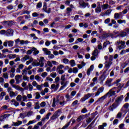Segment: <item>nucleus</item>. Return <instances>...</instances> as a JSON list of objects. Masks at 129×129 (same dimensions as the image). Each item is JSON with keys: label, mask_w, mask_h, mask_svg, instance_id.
Segmentation results:
<instances>
[{"label": "nucleus", "mask_w": 129, "mask_h": 129, "mask_svg": "<svg viewBox=\"0 0 129 129\" xmlns=\"http://www.w3.org/2000/svg\"><path fill=\"white\" fill-rule=\"evenodd\" d=\"M102 11H104L105 10H107L108 8H109V5L108 4H104L102 5L101 6Z\"/></svg>", "instance_id": "72a5a7b5"}, {"label": "nucleus", "mask_w": 129, "mask_h": 129, "mask_svg": "<svg viewBox=\"0 0 129 129\" xmlns=\"http://www.w3.org/2000/svg\"><path fill=\"white\" fill-rule=\"evenodd\" d=\"M50 76L52 77V78H56L57 76V73H52L50 74Z\"/></svg>", "instance_id": "e2e57ef3"}, {"label": "nucleus", "mask_w": 129, "mask_h": 129, "mask_svg": "<svg viewBox=\"0 0 129 129\" xmlns=\"http://www.w3.org/2000/svg\"><path fill=\"white\" fill-rule=\"evenodd\" d=\"M7 57H8V58L9 59H15V58H16V57H17V55L16 54H9L7 55Z\"/></svg>", "instance_id": "a19ab883"}, {"label": "nucleus", "mask_w": 129, "mask_h": 129, "mask_svg": "<svg viewBox=\"0 0 129 129\" xmlns=\"http://www.w3.org/2000/svg\"><path fill=\"white\" fill-rule=\"evenodd\" d=\"M93 69H94V66H93L92 64L90 66L89 69L87 71V74L88 76H89V75H90V73H91V71H93Z\"/></svg>", "instance_id": "a878e982"}, {"label": "nucleus", "mask_w": 129, "mask_h": 129, "mask_svg": "<svg viewBox=\"0 0 129 129\" xmlns=\"http://www.w3.org/2000/svg\"><path fill=\"white\" fill-rule=\"evenodd\" d=\"M28 87L29 91H32V90L34 89V87H33V85L30 83H28Z\"/></svg>", "instance_id": "864d4df0"}, {"label": "nucleus", "mask_w": 129, "mask_h": 129, "mask_svg": "<svg viewBox=\"0 0 129 129\" xmlns=\"http://www.w3.org/2000/svg\"><path fill=\"white\" fill-rule=\"evenodd\" d=\"M123 16L122 15V12L116 13L114 14V19L115 20H118V19H122Z\"/></svg>", "instance_id": "4468645a"}, {"label": "nucleus", "mask_w": 129, "mask_h": 129, "mask_svg": "<svg viewBox=\"0 0 129 129\" xmlns=\"http://www.w3.org/2000/svg\"><path fill=\"white\" fill-rule=\"evenodd\" d=\"M116 86H117V87H116V89H117L116 92L118 93L121 90L122 87L124 86V84H118L116 85Z\"/></svg>", "instance_id": "aec40b11"}, {"label": "nucleus", "mask_w": 129, "mask_h": 129, "mask_svg": "<svg viewBox=\"0 0 129 129\" xmlns=\"http://www.w3.org/2000/svg\"><path fill=\"white\" fill-rule=\"evenodd\" d=\"M99 80L100 81V84L102 85L103 84V81L105 80V77L103 75H102L100 77H99Z\"/></svg>", "instance_id": "bb28decb"}, {"label": "nucleus", "mask_w": 129, "mask_h": 129, "mask_svg": "<svg viewBox=\"0 0 129 129\" xmlns=\"http://www.w3.org/2000/svg\"><path fill=\"white\" fill-rule=\"evenodd\" d=\"M73 73H74V74L78 73V69H77V68H73Z\"/></svg>", "instance_id": "bf43d9fd"}, {"label": "nucleus", "mask_w": 129, "mask_h": 129, "mask_svg": "<svg viewBox=\"0 0 129 129\" xmlns=\"http://www.w3.org/2000/svg\"><path fill=\"white\" fill-rule=\"evenodd\" d=\"M61 105V106H64L65 105V99L64 96H61L59 99L53 98L52 102V107H56V104H59Z\"/></svg>", "instance_id": "f257e3e1"}, {"label": "nucleus", "mask_w": 129, "mask_h": 129, "mask_svg": "<svg viewBox=\"0 0 129 129\" xmlns=\"http://www.w3.org/2000/svg\"><path fill=\"white\" fill-rule=\"evenodd\" d=\"M62 63H64V64H68L69 63V59L65 58L62 59Z\"/></svg>", "instance_id": "09e8293b"}, {"label": "nucleus", "mask_w": 129, "mask_h": 129, "mask_svg": "<svg viewBox=\"0 0 129 129\" xmlns=\"http://www.w3.org/2000/svg\"><path fill=\"white\" fill-rule=\"evenodd\" d=\"M93 95H94V93H88L84 95V97L82 98L80 100L81 102H84L85 100H87L90 97H91Z\"/></svg>", "instance_id": "20e7f679"}, {"label": "nucleus", "mask_w": 129, "mask_h": 129, "mask_svg": "<svg viewBox=\"0 0 129 129\" xmlns=\"http://www.w3.org/2000/svg\"><path fill=\"white\" fill-rule=\"evenodd\" d=\"M42 50L45 55H50V54H51V51L48 50L47 48H42Z\"/></svg>", "instance_id": "c756f323"}, {"label": "nucleus", "mask_w": 129, "mask_h": 129, "mask_svg": "<svg viewBox=\"0 0 129 129\" xmlns=\"http://www.w3.org/2000/svg\"><path fill=\"white\" fill-rule=\"evenodd\" d=\"M127 62L126 61H125V63H122L121 64V69H124V68H125L126 67V66H127Z\"/></svg>", "instance_id": "de8ad7c7"}, {"label": "nucleus", "mask_w": 129, "mask_h": 129, "mask_svg": "<svg viewBox=\"0 0 129 129\" xmlns=\"http://www.w3.org/2000/svg\"><path fill=\"white\" fill-rule=\"evenodd\" d=\"M12 87L13 88H15L16 90H20V91H21L22 92L24 91V89H23V88L20 87L19 86L14 85H12Z\"/></svg>", "instance_id": "b1692460"}, {"label": "nucleus", "mask_w": 129, "mask_h": 129, "mask_svg": "<svg viewBox=\"0 0 129 129\" xmlns=\"http://www.w3.org/2000/svg\"><path fill=\"white\" fill-rule=\"evenodd\" d=\"M4 47H13L14 46V41L13 40H6L3 43Z\"/></svg>", "instance_id": "0eeeda50"}, {"label": "nucleus", "mask_w": 129, "mask_h": 129, "mask_svg": "<svg viewBox=\"0 0 129 129\" xmlns=\"http://www.w3.org/2000/svg\"><path fill=\"white\" fill-rule=\"evenodd\" d=\"M31 58L32 56H30L28 55H26L24 57L21 58V61L23 62V63H24L25 61H27V60H30V59Z\"/></svg>", "instance_id": "5701e85b"}, {"label": "nucleus", "mask_w": 129, "mask_h": 129, "mask_svg": "<svg viewBox=\"0 0 129 129\" xmlns=\"http://www.w3.org/2000/svg\"><path fill=\"white\" fill-rule=\"evenodd\" d=\"M15 72H16V69L15 68H11V70L9 71V73H15Z\"/></svg>", "instance_id": "69168bd1"}, {"label": "nucleus", "mask_w": 129, "mask_h": 129, "mask_svg": "<svg viewBox=\"0 0 129 129\" xmlns=\"http://www.w3.org/2000/svg\"><path fill=\"white\" fill-rule=\"evenodd\" d=\"M22 76H22V75H17L15 76V79L17 84H19V83H20V79L22 78Z\"/></svg>", "instance_id": "393cba45"}, {"label": "nucleus", "mask_w": 129, "mask_h": 129, "mask_svg": "<svg viewBox=\"0 0 129 129\" xmlns=\"http://www.w3.org/2000/svg\"><path fill=\"white\" fill-rule=\"evenodd\" d=\"M106 64H105V68L108 70V69L110 68V66L112 64V62H110L109 61H106Z\"/></svg>", "instance_id": "7c9ffc66"}, {"label": "nucleus", "mask_w": 129, "mask_h": 129, "mask_svg": "<svg viewBox=\"0 0 129 129\" xmlns=\"http://www.w3.org/2000/svg\"><path fill=\"white\" fill-rule=\"evenodd\" d=\"M47 64L48 66H49V67H50V68L53 67V64L52 63L51 61H47Z\"/></svg>", "instance_id": "0e129e2a"}, {"label": "nucleus", "mask_w": 129, "mask_h": 129, "mask_svg": "<svg viewBox=\"0 0 129 129\" xmlns=\"http://www.w3.org/2000/svg\"><path fill=\"white\" fill-rule=\"evenodd\" d=\"M106 98H107V96L106 95V94H105L104 96L99 98L96 101V102H100V103H101L103 102V101H104L105 99H106Z\"/></svg>", "instance_id": "6ab92c4d"}, {"label": "nucleus", "mask_w": 129, "mask_h": 129, "mask_svg": "<svg viewBox=\"0 0 129 129\" xmlns=\"http://www.w3.org/2000/svg\"><path fill=\"white\" fill-rule=\"evenodd\" d=\"M61 87H60L59 90H63L64 88L67 87V85L69 84V81H63L60 82Z\"/></svg>", "instance_id": "1a4fd4ad"}, {"label": "nucleus", "mask_w": 129, "mask_h": 129, "mask_svg": "<svg viewBox=\"0 0 129 129\" xmlns=\"http://www.w3.org/2000/svg\"><path fill=\"white\" fill-rule=\"evenodd\" d=\"M95 13L96 14H99V13H101V7H100V5H98L96 8L95 10Z\"/></svg>", "instance_id": "c85d7f7f"}, {"label": "nucleus", "mask_w": 129, "mask_h": 129, "mask_svg": "<svg viewBox=\"0 0 129 129\" xmlns=\"http://www.w3.org/2000/svg\"><path fill=\"white\" fill-rule=\"evenodd\" d=\"M118 106V104H116V103H113L112 105L110 106L108 108V110L109 111H113V110H114V109H115V108H116V107H117Z\"/></svg>", "instance_id": "dca6fc26"}, {"label": "nucleus", "mask_w": 129, "mask_h": 129, "mask_svg": "<svg viewBox=\"0 0 129 129\" xmlns=\"http://www.w3.org/2000/svg\"><path fill=\"white\" fill-rule=\"evenodd\" d=\"M83 119H84V116L80 115L77 118V121H78V122H80V121L83 120Z\"/></svg>", "instance_id": "79ce46f5"}, {"label": "nucleus", "mask_w": 129, "mask_h": 129, "mask_svg": "<svg viewBox=\"0 0 129 129\" xmlns=\"http://www.w3.org/2000/svg\"><path fill=\"white\" fill-rule=\"evenodd\" d=\"M104 91V87H101L97 90V92L95 93V97L96 96H99L100 95V93H102Z\"/></svg>", "instance_id": "9b49d317"}, {"label": "nucleus", "mask_w": 129, "mask_h": 129, "mask_svg": "<svg viewBox=\"0 0 129 129\" xmlns=\"http://www.w3.org/2000/svg\"><path fill=\"white\" fill-rule=\"evenodd\" d=\"M32 62H33L32 63V65L34 67L40 66V63H39V62H38V61H37V60H34Z\"/></svg>", "instance_id": "473e14b6"}, {"label": "nucleus", "mask_w": 129, "mask_h": 129, "mask_svg": "<svg viewBox=\"0 0 129 129\" xmlns=\"http://www.w3.org/2000/svg\"><path fill=\"white\" fill-rule=\"evenodd\" d=\"M33 61H34V58L32 57L31 58L29 59V60H28L27 61H26V64L27 65H29V64H31V63H32V62H33Z\"/></svg>", "instance_id": "5fc2aeb1"}, {"label": "nucleus", "mask_w": 129, "mask_h": 129, "mask_svg": "<svg viewBox=\"0 0 129 129\" xmlns=\"http://www.w3.org/2000/svg\"><path fill=\"white\" fill-rule=\"evenodd\" d=\"M45 62H46V60H45L44 57H40L39 61V66L40 67H44V65H45Z\"/></svg>", "instance_id": "a211bd4d"}, {"label": "nucleus", "mask_w": 129, "mask_h": 129, "mask_svg": "<svg viewBox=\"0 0 129 129\" xmlns=\"http://www.w3.org/2000/svg\"><path fill=\"white\" fill-rule=\"evenodd\" d=\"M112 80H113V79H107L105 83V85H106L108 87H110L112 86V85H113V84L111 83V82H112Z\"/></svg>", "instance_id": "2eb2a0df"}, {"label": "nucleus", "mask_w": 129, "mask_h": 129, "mask_svg": "<svg viewBox=\"0 0 129 129\" xmlns=\"http://www.w3.org/2000/svg\"><path fill=\"white\" fill-rule=\"evenodd\" d=\"M64 68V66L62 64H60L59 66L57 67L56 69V72L58 73V74H60V75H62L64 73V70L62 69Z\"/></svg>", "instance_id": "9d476101"}, {"label": "nucleus", "mask_w": 129, "mask_h": 129, "mask_svg": "<svg viewBox=\"0 0 129 129\" xmlns=\"http://www.w3.org/2000/svg\"><path fill=\"white\" fill-rule=\"evenodd\" d=\"M35 109H40V103L37 102L35 103V106L34 107Z\"/></svg>", "instance_id": "c03bdc74"}, {"label": "nucleus", "mask_w": 129, "mask_h": 129, "mask_svg": "<svg viewBox=\"0 0 129 129\" xmlns=\"http://www.w3.org/2000/svg\"><path fill=\"white\" fill-rule=\"evenodd\" d=\"M37 121H36V119H34L33 120L29 121L28 123L26 124L27 126H29V125H30V124H33V123H36Z\"/></svg>", "instance_id": "c9c22d12"}, {"label": "nucleus", "mask_w": 129, "mask_h": 129, "mask_svg": "<svg viewBox=\"0 0 129 129\" xmlns=\"http://www.w3.org/2000/svg\"><path fill=\"white\" fill-rule=\"evenodd\" d=\"M126 32L125 31H122L118 35L119 37H121V38H124L126 36Z\"/></svg>", "instance_id": "f704fd0d"}, {"label": "nucleus", "mask_w": 129, "mask_h": 129, "mask_svg": "<svg viewBox=\"0 0 129 129\" xmlns=\"http://www.w3.org/2000/svg\"><path fill=\"white\" fill-rule=\"evenodd\" d=\"M70 64L72 67H74L76 65L75 63V60L74 59H72L70 61Z\"/></svg>", "instance_id": "ea45409f"}, {"label": "nucleus", "mask_w": 129, "mask_h": 129, "mask_svg": "<svg viewBox=\"0 0 129 129\" xmlns=\"http://www.w3.org/2000/svg\"><path fill=\"white\" fill-rule=\"evenodd\" d=\"M117 22L118 24H125V23H126V21L125 20H122L121 19L118 20Z\"/></svg>", "instance_id": "603ef678"}, {"label": "nucleus", "mask_w": 129, "mask_h": 129, "mask_svg": "<svg viewBox=\"0 0 129 129\" xmlns=\"http://www.w3.org/2000/svg\"><path fill=\"white\" fill-rule=\"evenodd\" d=\"M23 80H25L26 81H29L30 78H29V77H27L26 75H24L23 76Z\"/></svg>", "instance_id": "338daca9"}, {"label": "nucleus", "mask_w": 129, "mask_h": 129, "mask_svg": "<svg viewBox=\"0 0 129 129\" xmlns=\"http://www.w3.org/2000/svg\"><path fill=\"white\" fill-rule=\"evenodd\" d=\"M42 8V3L39 2L36 5V9H41Z\"/></svg>", "instance_id": "4d7b16f0"}, {"label": "nucleus", "mask_w": 129, "mask_h": 129, "mask_svg": "<svg viewBox=\"0 0 129 129\" xmlns=\"http://www.w3.org/2000/svg\"><path fill=\"white\" fill-rule=\"evenodd\" d=\"M114 89H116V87H114L109 90V91L106 94L107 97L108 96V97H111V96L115 95V91H113L114 90Z\"/></svg>", "instance_id": "423d86ee"}, {"label": "nucleus", "mask_w": 129, "mask_h": 129, "mask_svg": "<svg viewBox=\"0 0 129 129\" xmlns=\"http://www.w3.org/2000/svg\"><path fill=\"white\" fill-rule=\"evenodd\" d=\"M79 8L85 9L89 4L88 3H85L83 0H79Z\"/></svg>", "instance_id": "6e6552de"}, {"label": "nucleus", "mask_w": 129, "mask_h": 129, "mask_svg": "<svg viewBox=\"0 0 129 129\" xmlns=\"http://www.w3.org/2000/svg\"><path fill=\"white\" fill-rule=\"evenodd\" d=\"M2 52L3 53H9V54H11L12 53V51H9L8 49H4L2 50Z\"/></svg>", "instance_id": "6e6d98bb"}, {"label": "nucleus", "mask_w": 129, "mask_h": 129, "mask_svg": "<svg viewBox=\"0 0 129 129\" xmlns=\"http://www.w3.org/2000/svg\"><path fill=\"white\" fill-rule=\"evenodd\" d=\"M92 55L93 56H95L96 57H97V56L98 55V50L95 49L92 53Z\"/></svg>", "instance_id": "e433bc0d"}, {"label": "nucleus", "mask_w": 129, "mask_h": 129, "mask_svg": "<svg viewBox=\"0 0 129 129\" xmlns=\"http://www.w3.org/2000/svg\"><path fill=\"white\" fill-rule=\"evenodd\" d=\"M66 98L67 99V101H71V99L73 98L72 96L71 97L70 95H69V94H67L66 95Z\"/></svg>", "instance_id": "4c0bfd02"}, {"label": "nucleus", "mask_w": 129, "mask_h": 129, "mask_svg": "<svg viewBox=\"0 0 129 129\" xmlns=\"http://www.w3.org/2000/svg\"><path fill=\"white\" fill-rule=\"evenodd\" d=\"M17 101H22V95H18L16 98Z\"/></svg>", "instance_id": "680f3d73"}, {"label": "nucleus", "mask_w": 129, "mask_h": 129, "mask_svg": "<svg viewBox=\"0 0 129 129\" xmlns=\"http://www.w3.org/2000/svg\"><path fill=\"white\" fill-rule=\"evenodd\" d=\"M30 43H31V42H30V41H29L28 40H26V41L21 40V45H24V44H26L27 45L28 44H30Z\"/></svg>", "instance_id": "37998d69"}, {"label": "nucleus", "mask_w": 129, "mask_h": 129, "mask_svg": "<svg viewBox=\"0 0 129 129\" xmlns=\"http://www.w3.org/2000/svg\"><path fill=\"white\" fill-rule=\"evenodd\" d=\"M6 35L8 37L14 36V30L13 29H8L6 32Z\"/></svg>", "instance_id": "4be33fe9"}, {"label": "nucleus", "mask_w": 129, "mask_h": 129, "mask_svg": "<svg viewBox=\"0 0 129 129\" xmlns=\"http://www.w3.org/2000/svg\"><path fill=\"white\" fill-rule=\"evenodd\" d=\"M32 51L33 53V55H34L35 56H36V55H38V54L40 53V51H39V50H38V49L35 47H33L32 48Z\"/></svg>", "instance_id": "cd10ccee"}, {"label": "nucleus", "mask_w": 129, "mask_h": 129, "mask_svg": "<svg viewBox=\"0 0 129 129\" xmlns=\"http://www.w3.org/2000/svg\"><path fill=\"white\" fill-rule=\"evenodd\" d=\"M129 100V92L127 93L126 94V97L125 98V102L128 101Z\"/></svg>", "instance_id": "774afa93"}, {"label": "nucleus", "mask_w": 129, "mask_h": 129, "mask_svg": "<svg viewBox=\"0 0 129 129\" xmlns=\"http://www.w3.org/2000/svg\"><path fill=\"white\" fill-rule=\"evenodd\" d=\"M26 116H27V114L26 113H21L20 114V117H21L23 119H24V118H25V117H26Z\"/></svg>", "instance_id": "49530a36"}, {"label": "nucleus", "mask_w": 129, "mask_h": 129, "mask_svg": "<svg viewBox=\"0 0 129 129\" xmlns=\"http://www.w3.org/2000/svg\"><path fill=\"white\" fill-rule=\"evenodd\" d=\"M22 75L23 76L27 75L28 74V70L25 68L24 70H23L21 72Z\"/></svg>", "instance_id": "58836bf2"}, {"label": "nucleus", "mask_w": 129, "mask_h": 129, "mask_svg": "<svg viewBox=\"0 0 129 129\" xmlns=\"http://www.w3.org/2000/svg\"><path fill=\"white\" fill-rule=\"evenodd\" d=\"M110 14H111V10L109 9L107 10L105 13L104 15H105V16H109L110 15Z\"/></svg>", "instance_id": "8fccbe9b"}, {"label": "nucleus", "mask_w": 129, "mask_h": 129, "mask_svg": "<svg viewBox=\"0 0 129 129\" xmlns=\"http://www.w3.org/2000/svg\"><path fill=\"white\" fill-rule=\"evenodd\" d=\"M107 126V123H103L102 125H99L98 126V129H105L104 127H106Z\"/></svg>", "instance_id": "2f4dec72"}, {"label": "nucleus", "mask_w": 129, "mask_h": 129, "mask_svg": "<svg viewBox=\"0 0 129 129\" xmlns=\"http://www.w3.org/2000/svg\"><path fill=\"white\" fill-rule=\"evenodd\" d=\"M28 120L25 119L23 121L18 120L17 122H12V126H20L22 123H27Z\"/></svg>", "instance_id": "7ed1b4c3"}, {"label": "nucleus", "mask_w": 129, "mask_h": 129, "mask_svg": "<svg viewBox=\"0 0 129 129\" xmlns=\"http://www.w3.org/2000/svg\"><path fill=\"white\" fill-rule=\"evenodd\" d=\"M116 46L119 50H121L125 48V41L118 40L115 43Z\"/></svg>", "instance_id": "f03ea898"}, {"label": "nucleus", "mask_w": 129, "mask_h": 129, "mask_svg": "<svg viewBox=\"0 0 129 129\" xmlns=\"http://www.w3.org/2000/svg\"><path fill=\"white\" fill-rule=\"evenodd\" d=\"M14 21H7L3 22L4 26H6L7 27H12L13 25H14Z\"/></svg>", "instance_id": "f3484780"}, {"label": "nucleus", "mask_w": 129, "mask_h": 129, "mask_svg": "<svg viewBox=\"0 0 129 129\" xmlns=\"http://www.w3.org/2000/svg\"><path fill=\"white\" fill-rule=\"evenodd\" d=\"M35 99H39L41 97V95H40V93L39 92H36L35 93Z\"/></svg>", "instance_id": "052dcab7"}, {"label": "nucleus", "mask_w": 129, "mask_h": 129, "mask_svg": "<svg viewBox=\"0 0 129 129\" xmlns=\"http://www.w3.org/2000/svg\"><path fill=\"white\" fill-rule=\"evenodd\" d=\"M122 99H123V96H120V97H118L114 103H115L116 104H118V106L119 104V102H121V101H122Z\"/></svg>", "instance_id": "412c9836"}, {"label": "nucleus", "mask_w": 129, "mask_h": 129, "mask_svg": "<svg viewBox=\"0 0 129 129\" xmlns=\"http://www.w3.org/2000/svg\"><path fill=\"white\" fill-rule=\"evenodd\" d=\"M59 86H60V84H53L51 85L50 89L51 90H53V91H57V90L59 89Z\"/></svg>", "instance_id": "ddd939ff"}, {"label": "nucleus", "mask_w": 129, "mask_h": 129, "mask_svg": "<svg viewBox=\"0 0 129 129\" xmlns=\"http://www.w3.org/2000/svg\"><path fill=\"white\" fill-rule=\"evenodd\" d=\"M59 112H60V110H58L57 111H55L53 115L50 117V119L52 120H54L56 119V118H58L60 115H59Z\"/></svg>", "instance_id": "f8f14e48"}, {"label": "nucleus", "mask_w": 129, "mask_h": 129, "mask_svg": "<svg viewBox=\"0 0 129 129\" xmlns=\"http://www.w3.org/2000/svg\"><path fill=\"white\" fill-rule=\"evenodd\" d=\"M3 77L5 78V79H9V74H8L7 73H4L3 74Z\"/></svg>", "instance_id": "a18cd8bd"}, {"label": "nucleus", "mask_w": 129, "mask_h": 129, "mask_svg": "<svg viewBox=\"0 0 129 129\" xmlns=\"http://www.w3.org/2000/svg\"><path fill=\"white\" fill-rule=\"evenodd\" d=\"M45 46H46L47 47H49V46L50 45H51V41H49L48 40H46V42L45 43Z\"/></svg>", "instance_id": "13d9d810"}, {"label": "nucleus", "mask_w": 129, "mask_h": 129, "mask_svg": "<svg viewBox=\"0 0 129 129\" xmlns=\"http://www.w3.org/2000/svg\"><path fill=\"white\" fill-rule=\"evenodd\" d=\"M35 79L38 82H40L41 81V79H42V78H41L39 76L37 75L35 77Z\"/></svg>", "instance_id": "3c124183"}, {"label": "nucleus", "mask_w": 129, "mask_h": 129, "mask_svg": "<svg viewBox=\"0 0 129 129\" xmlns=\"http://www.w3.org/2000/svg\"><path fill=\"white\" fill-rule=\"evenodd\" d=\"M7 91L8 93H9L10 97H15V96H17V95H18L17 93H16L14 91H13V89L11 87H9L7 89Z\"/></svg>", "instance_id": "39448f33"}]
</instances>
